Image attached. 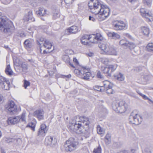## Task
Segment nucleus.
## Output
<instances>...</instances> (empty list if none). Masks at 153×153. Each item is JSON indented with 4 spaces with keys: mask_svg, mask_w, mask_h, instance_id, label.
<instances>
[{
    "mask_svg": "<svg viewBox=\"0 0 153 153\" xmlns=\"http://www.w3.org/2000/svg\"><path fill=\"white\" fill-rule=\"evenodd\" d=\"M88 5L90 9L96 10L95 13L98 15L100 21L105 19L110 14V10L107 5L101 4L97 0H91Z\"/></svg>",
    "mask_w": 153,
    "mask_h": 153,
    "instance_id": "nucleus-1",
    "label": "nucleus"
},
{
    "mask_svg": "<svg viewBox=\"0 0 153 153\" xmlns=\"http://www.w3.org/2000/svg\"><path fill=\"white\" fill-rule=\"evenodd\" d=\"M73 123H69L68 125V127L70 131L72 132H75L76 133H83V126H88L89 125V119L87 117H83L82 120L79 117H74L73 119Z\"/></svg>",
    "mask_w": 153,
    "mask_h": 153,
    "instance_id": "nucleus-2",
    "label": "nucleus"
},
{
    "mask_svg": "<svg viewBox=\"0 0 153 153\" xmlns=\"http://www.w3.org/2000/svg\"><path fill=\"white\" fill-rule=\"evenodd\" d=\"M101 41L99 43V46L102 50L101 53L105 55H117V52L114 47L109 46L107 42Z\"/></svg>",
    "mask_w": 153,
    "mask_h": 153,
    "instance_id": "nucleus-3",
    "label": "nucleus"
},
{
    "mask_svg": "<svg viewBox=\"0 0 153 153\" xmlns=\"http://www.w3.org/2000/svg\"><path fill=\"white\" fill-rule=\"evenodd\" d=\"M14 27L11 23H9L7 21L0 16V30L4 32H11L14 30Z\"/></svg>",
    "mask_w": 153,
    "mask_h": 153,
    "instance_id": "nucleus-4",
    "label": "nucleus"
},
{
    "mask_svg": "<svg viewBox=\"0 0 153 153\" xmlns=\"http://www.w3.org/2000/svg\"><path fill=\"white\" fill-rule=\"evenodd\" d=\"M81 39H88V41H89L91 42L97 43L102 40L104 38L100 34L98 33L96 35H85L83 36Z\"/></svg>",
    "mask_w": 153,
    "mask_h": 153,
    "instance_id": "nucleus-5",
    "label": "nucleus"
},
{
    "mask_svg": "<svg viewBox=\"0 0 153 153\" xmlns=\"http://www.w3.org/2000/svg\"><path fill=\"white\" fill-rule=\"evenodd\" d=\"M113 108L117 112L124 113L128 108V105L125 101L117 102L113 104Z\"/></svg>",
    "mask_w": 153,
    "mask_h": 153,
    "instance_id": "nucleus-6",
    "label": "nucleus"
},
{
    "mask_svg": "<svg viewBox=\"0 0 153 153\" xmlns=\"http://www.w3.org/2000/svg\"><path fill=\"white\" fill-rule=\"evenodd\" d=\"M77 143L74 139L70 138L66 141L64 144L65 150L66 152H71L76 149Z\"/></svg>",
    "mask_w": 153,
    "mask_h": 153,
    "instance_id": "nucleus-7",
    "label": "nucleus"
},
{
    "mask_svg": "<svg viewBox=\"0 0 153 153\" xmlns=\"http://www.w3.org/2000/svg\"><path fill=\"white\" fill-rule=\"evenodd\" d=\"M129 122L131 124L138 125L142 121V118L138 114L132 112L129 116Z\"/></svg>",
    "mask_w": 153,
    "mask_h": 153,
    "instance_id": "nucleus-8",
    "label": "nucleus"
},
{
    "mask_svg": "<svg viewBox=\"0 0 153 153\" xmlns=\"http://www.w3.org/2000/svg\"><path fill=\"white\" fill-rule=\"evenodd\" d=\"M141 14L147 19V21L152 22L153 21V16L151 12L146 10L144 8L141 7L140 10Z\"/></svg>",
    "mask_w": 153,
    "mask_h": 153,
    "instance_id": "nucleus-9",
    "label": "nucleus"
},
{
    "mask_svg": "<svg viewBox=\"0 0 153 153\" xmlns=\"http://www.w3.org/2000/svg\"><path fill=\"white\" fill-rule=\"evenodd\" d=\"M10 84L8 80L4 77L0 76V88L8 90L10 88Z\"/></svg>",
    "mask_w": 153,
    "mask_h": 153,
    "instance_id": "nucleus-10",
    "label": "nucleus"
},
{
    "mask_svg": "<svg viewBox=\"0 0 153 153\" xmlns=\"http://www.w3.org/2000/svg\"><path fill=\"white\" fill-rule=\"evenodd\" d=\"M104 88L106 93L109 94H112L114 92L112 89L113 84L108 80L103 82Z\"/></svg>",
    "mask_w": 153,
    "mask_h": 153,
    "instance_id": "nucleus-11",
    "label": "nucleus"
},
{
    "mask_svg": "<svg viewBox=\"0 0 153 153\" xmlns=\"http://www.w3.org/2000/svg\"><path fill=\"white\" fill-rule=\"evenodd\" d=\"M114 30H124L126 28V25L123 21H116L113 23Z\"/></svg>",
    "mask_w": 153,
    "mask_h": 153,
    "instance_id": "nucleus-12",
    "label": "nucleus"
},
{
    "mask_svg": "<svg viewBox=\"0 0 153 153\" xmlns=\"http://www.w3.org/2000/svg\"><path fill=\"white\" fill-rule=\"evenodd\" d=\"M6 108L9 112L15 114L16 112L17 107L14 102L12 101H9L7 105H6Z\"/></svg>",
    "mask_w": 153,
    "mask_h": 153,
    "instance_id": "nucleus-13",
    "label": "nucleus"
},
{
    "mask_svg": "<svg viewBox=\"0 0 153 153\" xmlns=\"http://www.w3.org/2000/svg\"><path fill=\"white\" fill-rule=\"evenodd\" d=\"M56 143L57 140L54 137L48 136L45 138V144L47 146L53 147L55 145Z\"/></svg>",
    "mask_w": 153,
    "mask_h": 153,
    "instance_id": "nucleus-14",
    "label": "nucleus"
},
{
    "mask_svg": "<svg viewBox=\"0 0 153 153\" xmlns=\"http://www.w3.org/2000/svg\"><path fill=\"white\" fill-rule=\"evenodd\" d=\"M45 112L42 109H39L35 111L33 113L34 116L38 118L39 120L43 119Z\"/></svg>",
    "mask_w": 153,
    "mask_h": 153,
    "instance_id": "nucleus-15",
    "label": "nucleus"
},
{
    "mask_svg": "<svg viewBox=\"0 0 153 153\" xmlns=\"http://www.w3.org/2000/svg\"><path fill=\"white\" fill-rule=\"evenodd\" d=\"M107 34L110 39L115 40L120 39V35L114 32H108Z\"/></svg>",
    "mask_w": 153,
    "mask_h": 153,
    "instance_id": "nucleus-16",
    "label": "nucleus"
},
{
    "mask_svg": "<svg viewBox=\"0 0 153 153\" xmlns=\"http://www.w3.org/2000/svg\"><path fill=\"white\" fill-rule=\"evenodd\" d=\"M33 12L32 10H29L28 12V14L25 15L23 19L24 21L33 22L35 21L34 18L33 16Z\"/></svg>",
    "mask_w": 153,
    "mask_h": 153,
    "instance_id": "nucleus-17",
    "label": "nucleus"
},
{
    "mask_svg": "<svg viewBox=\"0 0 153 153\" xmlns=\"http://www.w3.org/2000/svg\"><path fill=\"white\" fill-rule=\"evenodd\" d=\"M79 30L78 27L76 26H72L66 30L68 34H76L77 33Z\"/></svg>",
    "mask_w": 153,
    "mask_h": 153,
    "instance_id": "nucleus-18",
    "label": "nucleus"
},
{
    "mask_svg": "<svg viewBox=\"0 0 153 153\" xmlns=\"http://www.w3.org/2000/svg\"><path fill=\"white\" fill-rule=\"evenodd\" d=\"M85 68H83V73L82 72V71L81 70L75 69L74 71L75 72H77V71L79 74H85L83 78V79L85 80H88L89 79V78L91 75V74L89 72L86 71L85 72Z\"/></svg>",
    "mask_w": 153,
    "mask_h": 153,
    "instance_id": "nucleus-19",
    "label": "nucleus"
},
{
    "mask_svg": "<svg viewBox=\"0 0 153 153\" xmlns=\"http://www.w3.org/2000/svg\"><path fill=\"white\" fill-rule=\"evenodd\" d=\"M141 32L144 35L148 37L150 33V30L147 26H142L141 27Z\"/></svg>",
    "mask_w": 153,
    "mask_h": 153,
    "instance_id": "nucleus-20",
    "label": "nucleus"
},
{
    "mask_svg": "<svg viewBox=\"0 0 153 153\" xmlns=\"http://www.w3.org/2000/svg\"><path fill=\"white\" fill-rule=\"evenodd\" d=\"M19 117H12L8 118V123L9 124H15L19 121Z\"/></svg>",
    "mask_w": 153,
    "mask_h": 153,
    "instance_id": "nucleus-21",
    "label": "nucleus"
},
{
    "mask_svg": "<svg viewBox=\"0 0 153 153\" xmlns=\"http://www.w3.org/2000/svg\"><path fill=\"white\" fill-rule=\"evenodd\" d=\"M28 68V65L25 62H22L19 69H18L17 72L21 73L22 72H25L27 69Z\"/></svg>",
    "mask_w": 153,
    "mask_h": 153,
    "instance_id": "nucleus-22",
    "label": "nucleus"
},
{
    "mask_svg": "<svg viewBox=\"0 0 153 153\" xmlns=\"http://www.w3.org/2000/svg\"><path fill=\"white\" fill-rule=\"evenodd\" d=\"M13 62L15 67V69L16 71L18 72V69H19V68L21 66L22 62L18 58H14L13 59Z\"/></svg>",
    "mask_w": 153,
    "mask_h": 153,
    "instance_id": "nucleus-23",
    "label": "nucleus"
},
{
    "mask_svg": "<svg viewBox=\"0 0 153 153\" xmlns=\"http://www.w3.org/2000/svg\"><path fill=\"white\" fill-rule=\"evenodd\" d=\"M47 12V11L46 10H44L42 7H40L38 10L36 12V13L39 16H46L48 14L46 13Z\"/></svg>",
    "mask_w": 153,
    "mask_h": 153,
    "instance_id": "nucleus-24",
    "label": "nucleus"
},
{
    "mask_svg": "<svg viewBox=\"0 0 153 153\" xmlns=\"http://www.w3.org/2000/svg\"><path fill=\"white\" fill-rule=\"evenodd\" d=\"M33 42L31 39H27L24 42V44L26 48H30L32 46Z\"/></svg>",
    "mask_w": 153,
    "mask_h": 153,
    "instance_id": "nucleus-25",
    "label": "nucleus"
},
{
    "mask_svg": "<svg viewBox=\"0 0 153 153\" xmlns=\"http://www.w3.org/2000/svg\"><path fill=\"white\" fill-rule=\"evenodd\" d=\"M43 46L45 48L50 50L52 48V44L49 40L48 39H46L44 41V42L43 43Z\"/></svg>",
    "mask_w": 153,
    "mask_h": 153,
    "instance_id": "nucleus-26",
    "label": "nucleus"
},
{
    "mask_svg": "<svg viewBox=\"0 0 153 153\" xmlns=\"http://www.w3.org/2000/svg\"><path fill=\"white\" fill-rule=\"evenodd\" d=\"M114 77L117 80L119 81H123L125 79L124 76L121 73H119L118 74L115 75Z\"/></svg>",
    "mask_w": 153,
    "mask_h": 153,
    "instance_id": "nucleus-27",
    "label": "nucleus"
},
{
    "mask_svg": "<svg viewBox=\"0 0 153 153\" xmlns=\"http://www.w3.org/2000/svg\"><path fill=\"white\" fill-rule=\"evenodd\" d=\"M111 141V135L110 133L106 134L105 137V142L106 144H109Z\"/></svg>",
    "mask_w": 153,
    "mask_h": 153,
    "instance_id": "nucleus-28",
    "label": "nucleus"
},
{
    "mask_svg": "<svg viewBox=\"0 0 153 153\" xmlns=\"http://www.w3.org/2000/svg\"><path fill=\"white\" fill-rule=\"evenodd\" d=\"M5 72L6 74L9 75H13V71L11 69L9 65H8L6 67L5 69Z\"/></svg>",
    "mask_w": 153,
    "mask_h": 153,
    "instance_id": "nucleus-29",
    "label": "nucleus"
},
{
    "mask_svg": "<svg viewBox=\"0 0 153 153\" xmlns=\"http://www.w3.org/2000/svg\"><path fill=\"white\" fill-rule=\"evenodd\" d=\"M60 16L59 12L58 10H54L52 14V17L53 19H56Z\"/></svg>",
    "mask_w": 153,
    "mask_h": 153,
    "instance_id": "nucleus-30",
    "label": "nucleus"
},
{
    "mask_svg": "<svg viewBox=\"0 0 153 153\" xmlns=\"http://www.w3.org/2000/svg\"><path fill=\"white\" fill-rule=\"evenodd\" d=\"M22 141L21 139H14L13 140V144L17 146H20L22 144Z\"/></svg>",
    "mask_w": 153,
    "mask_h": 153,
    "instance_id": "nucleus-31",
    "label": "nucleus"
},
{
    "mask_svg": "<svg viewBox=\"0 0 153 153\" xmlns=\"http://www.w3.org/2000/svg\"><path fill=\"white\" fill-rule=\"evenodd\" d=\"M127 43L128 41L124 39H121L119 42V45L124 48H127Z\"/></svg>",
    "mask_w": 153,
    "mask_h": 153,
    "instance_id": "nucleus-32",
    "label": "nucleus"
},
{
    "mask_svg": "<svg viewBox=\"0 0 153 153\" xmlns=\"http://www.w3.org/2000/svg\"><path fill=\"white\" fill-rule=\"evenodd\" d=\"M109 67L110 72H111V74L112 72H113L116 70L117 67V65L116 64L109 65Z\"/></svg>",
    "mask_w": 153,
    "mask_h": 153,
    "instance_id": "nucleus-33",
    "label": "nucleus"
},
{
    "mask_svg": "<svg viewBox=\"0 0 153 153\" xmlns=\"http://www.w3.org/2000/svg\"><path fill=\"white\" fill-rule=\"evenodd\" d=\"M102 71L104 73L106 74L107 75L109 76H111V72H110L108 66V67H104L103 69H102Z\"/></svg>",
    "mask_w": 153,
    "mask_h": 153,
    "instance_id": "nucleus-34",
    "label": "nucleus"
},
{
    "mask_svg": "<svg viewBox=\"0 0 153 153\" xmlns=\"http://www.w3.org/2000/svg\"><path fill=\"white\" fill-rule=\"evenodd\" d=\"M19 117V121H22L25 123H26V115L25 112H23L22 114L20 117Z\"/></svg>",
    "mask_w": 153,
    "mask_h": 153,
    "instance_id": "nucleus-35",
    "label": "nucleus"
},
{
    "mask_svg": "<svg viewBox=\"0 0 153 153\" xmlns=\"http://www.w3.org/2000/svg\"><path fill=\"white\" fill-rule=\"evenodd\" d=\"M46 133V130H42L40 128L38 131L37 135L39 136H44L45 134Z\"/></svg>",
    "mask_w": 153,
    "mask_h": 153,
    "instance_id": "nucleus-36",
    "label": "nucleus"
},
{
    "mask_svg": "<svg viewBox=\"0 0 153 153\" xmlns=\"http://www.w3.org/2000/svg\"><path fill=\"white\" fill-rule=\"evenodd\" d=\"M152 0H143V3L149 7H150L152 4Z\"/></svg>",
    "mask_w": 153,
    "mask_h": 153,
    "instance_id": "nucleus-37",
    "label": "nucleus"
},
{
    "mask_svg": "<svg viewBox=\"0 0 153 153\" xmlns=\"http://www.w3.org/2000/svg\"><path fill=\"white\" fill-rule=\"evenodd\" d=\"M101 61L104 64L107 65L110 63L111 60L108 58H104L102 59Z\"/></svg>",
    "mask_w": 153,
    "mask_h": 153,
    "instance_id": "nucleus-38",
    "label": "nucleus"
},
{
    "mask_svg": "<svg viewBox=\"0 0 153 153\" xmlns=\"http://www.w3.org/2000/svg\"><path fill=\"white\" fill-rule=\"evenodd\" d=\"M135 47V45L134 43L130 42L128 41L127 48H129L130 50L132 49Z\"/></svg>",
    "mask_w": 153,
    "mask_h": 153,
    "instance_id": "nucleus-39",
    "label": "nucleus"
},
{
    "mask_svg": "<svg viewBox=\"0 0 153 153\" xmlns=\"http://www.w3.org/2000/svg\"><path fill=\"white\" fill-rule=\"evenodd\" d=\"M101 148L100 145L98 147L95 148L93 150V153H101Z\"/></svg>",
    "mask_w": 153,
    "mask_h": 153,
    "instance_id": "nucleus-40",
    "label": "nucleus"
},
{
    "mask_svg": "<svg viewBox=\"0 0 153 153\" xmlns=\"http://www.w3.org/2000/svg\"><path fill=\"white\" fill-rule=\"evenodd\" d=\"M147 48L149 51L153 52V43H149L147 45Z\"/></svg>",
    "mask_w": 153,
    "mask_h": 153,
    "instance_id": "nucleus-41",
    "label": "nucleus"
},
{
    "mask_svg": "<svg viewBox=\"0 0 153 153\" xmlns=\"http://www.w3.org/2000/svg\"><path fill=\"white\" fill-rule=\"evenodd\" d=\"M97 131L98 134H101L103 133L104 130L103 129L100 127V126H97Z\"/></svg>",
    "mask_w": 153,
    "mask_h": 153,
    "instance_id": "nucleus-42",
    "label": "nucleus"
},
{
    "mask_svg": "<svg viewBox=\"0 0 153 153\" xmlns=\"http://www.w3.org/2000/svg\"><path fill=\"white\" fill-rule=\"evenodd\" d=\"M63 60L66 63L70 62V59L69 56L68 55H65L63 56Z\"/></svg>",
    "mask_w": 153,
    "mask_h": 153,
    "instance_id": "nucleus-43",
    "label": "nucleus"
},
{
    "mask_svg": "<svg viewBox=\"0 0 153 153\" xmlns=\"http://www.w3.org/2000/svg\"><path fill=\"white\" fill-rule=\"evenodd\" d=\"M5 141L7 143H13V138H10V137H6L5 138Z\"/></svg>",
    "mask_w": 153,
    "mask_h": 153,
    "instance_id": "nucleus-44",
    "label": "nucleus"
},
{
    "mask_svg": "<svg viewBox=\"0 0 153 153\" xmlns=\"http://www.w3.org/2000/svg\"><path fill=\"white\" fill-rule=\"evenodd\" d=\"M30 85V83L28 81L26 80H24V86L25 89H26L27 87Z\"/></svg>",
    "mask_w": 153,
    "mask_h": 153,
    "instance_id": "nucleus-45",
    "label": "nucleus"
},
{
    "mask_svg": "<svg viewBox=\"0 0 153 153\" xmlns=\"http://www.w3.org/2000/svg\"><path fill=\"white\" fill-rule=\"evenodd\" d=\"M44 41H45V39H44L43 38V37L40 38L39 39V41H38V44L40 46V51H41L42 50L41 48V47L42 46V43H41L40 42H43Z\"/></svg>",
    "mask_w": 153,
    "mask_h": 153,
    "instance_id": "nucleus-46",
    "label": "nucleus"
},
{
    "mask_svg": "<svg viewBox=\"0 0 153 153\" xmlns=\"http://www.w3.org/2000/svg\"><path fill=\"white\" fill-rule=\"evenodd\" d=\"M35 125L34 123H31V124H30L27 125V127H30L32 129L33 131H34L35 130Z\"/></svg>",
    "mask_w": 153,
    "mask_h": 153,
    "instance_id": "nucleus-47",
    "label": "nucleus"
},
{
    "mask_svg": "<svg viewBox=\"0 0 153 153\" xmlns=\"http://www.w3.org/2000/svg\"><path fill=\"white\" fill-rule=\"evenodd\" d=\"M81 134H83V136H84V137L85 138H87L88 137H89L90 135L89 132L88 131H87L86 132H84L83 131V133Z\"/></svg>",
    "mask_w": 153,
    "mask_h": 153,
    "instance_id": "nucleus-48",
    "label": "nucleus"
},
{
    "mask_svg": "<svg viewBox=\"0 0 153 153\" xmlns=\"http://www.w3.org/2000/svg\"><path fill=\"white\" fill-rule=\"evenodd\" d=\"M81 43L84 45H88V39H81Z\"/></svg>",
    "mask_w": 153,
    "mask_h": 153,
    "instance_id": "nucleus-49",
    "label": "nucleus"
},
{
    "mask_svg": "<svg viewBox=\"0 0 153 153\" xmlns=\"http://www.w3.org/2000/svg\"><path fill=\"white\" fill-rule=\"evenodd\" d=\"M40 128L42 130H45V129L46 130V132H47L48 129L45 124H41L40 126Z\"/></svg>",
    "mask_w": 153,
    "mask_h": 153,
    "instance_id": "nucleus-50",
    "label": "nucleus"
},
{
    "mask_svg": "<svg viewBox=\"0 0 153 153\" xmlns=\"http://www.w3.org/2000/svg\"><path fill=\"white\" fill-rule=\"evenodd\" d=\"M143 153H151V152L148 148H145L143 150Z\"/></svg>",
    "mask_w": 153,
    "mask_h": 153,
    "instance_id": "nucleus-51",
    "label": "nucleus"
},
{
    "mask_svg": "<svg viewBox=\"0 0 153 153\" xmlns=\"http://www.w3.org/2000/svg\"><path fill=\"white\" fill-rule=\"evenodd\" d=\"M97 76L98 78H102L103 77V76L101 74V73L100 71H98V73L97 74Z\"/></svg>",
    "mask_w": 153,
    "mask_h": 153,
    "instance_id": "nucleus-52",
    "label": "nucleus"
},
{
    "mask_svg": "<svg viewBox=\"0 0 153 153\" xmlns=\"http://www.w3.org/2000/svg\"><path fill=\"white\" fill-rule=\"evenodd\" d=\"M124 35L126 36V37L128 38L129 39H133L132 36H131L128 33H125Z\"/></svg>",
    "mask_w": 153,
    "mask_h": 153,
    "instance_id": "nucleus-53",
    "label": "nucleus"
},
{
    "mask_svg": "<svg viewBox=\"0 0 153 153\" xmlns=\"http://www.w3.org/2000/svg\"><path fill=\"white\" fill-rule=\"evenodd\" d=\"M89 19L90 21H92L93 22L95 21L96 20L95 18L91 16H89Z\"/></svg>",
    "mask_w": 153,
    "mask_h": 153,
    "instance_id": "nucleus-54",
    "label": "nucleus"
},
{
    "mask_svg": "<svg viewBox=\"0 0 153 153\" xmlns=\"http://www.w3.org/2000/svg\"><path fill=\"white\" fill-rule=\"evenodd\" d=\"M73 61L76 64L78 65L79 64V62L76 58H74L73 59Z\"/></svg>",
    "mask_w": 153,
    "mask_h": 153,
    "instance_id": "nucleus-55",
    "label": "nucleus"
},
{
    "mask_svg": "<svg viewBox=\"0 0 153 153\" xmlns=\"http://www.w3.org/2000/svg\"><path fill=\"white\" fill-rule=\"evenodd\" d=\"M117 153H129L128 152L126 151V150H123V151H121Z\"/></svg>",
    "mask_w": 153,
    "mask_h": 153,
    "instance_id": "nucleus-56",
    "label": "nucleus"
},
{
    "mask_svg": "<svg viewBox=\"0 0 153 153\" xmlns=\"http://www.w3.org/2000/svg\"><path fill=\"white\" fill-rule=\"evenodd\" d=\"M19 35L21 37H23L25 36L23 32H21V33L19 34Z\"/></svg>",
    "mask_w": 153,
    "mask_h": 153,
    "instance_id": "nucleus-57",
    "label": "nucleus"
},
{
    "mask_svg": "<svg viewBox=\"0 0 153 153\" xmlns=\"http://www.w3.org/2000/svg\"><path fill=\"white\" fill-rule=\"evenodd\" d=\"M104 88V87H103ZM103 88V87H100V88L99 89V91H101V92H102V91H105L104 90V88L103 89L102 88Z\"/></svg>",
    "mask_w": 153,
    "mask_h": 153,
    "instance_id": "nucleus-58",
    "label": "nucleus"
},
{
    "mask_svg": "<svg viewBox=\"0 0 153 153\" xmlns=\"http://www.w3.org/2000/svg\"><path fill=\"white\" fill-rule=\"evenodd\" d=\"M100 88V87L99 86H95V89L96 90L99 91V89Z\"/></svg>",
    "mask_w": 153,
    "mask_h": 153,
    "instance_id": "nucleus-59",
    "label": "nucleus"
},
{
    "mask_svg": "<svg viewBox=\"0 0 153 153\" xmlns=\"http://www.w3.org/2000/svg\"><path fill=\"white\" fill-rule=\"evenodd\" d=\"M53 48L52 49V50H51L50 51H46V50H44V51H43V53H47L48 52H51V51H52L53 50Z\"/></svg>",
    "mask_w": 153,
    "mask_h": 153,
    "instance_id": "nucleus-60",
    "label": "nucleus"
},
{
    "mask_svg": "<svg viewBox=\"0 0 153 153\" xmlns=\"http://www.w3.org/2000/svg\"><path fill=\"white\" fill-rule=\"evenodd\" d=\"M87 55L89 56H91L94 55V53H90L87 54Z\"/></svg>",
    "mask_w": 153,
    "mask_h": 153,
    "instance_id": "nucleus-61",
    "label": "nucleus"
},
{
    "mask_svg": "<svg viewBox=\"0 0 153 153\" xmlns=\"http://www.w3.org/2000/svg\"><path fill=\"white\" fill-rule=\"evenodd\" d=\"M144 99H147V97L145 95L143 94H142V96H141Z\"/></svg>",
    "mask_w": 153,
    "mask_h": 153,
    "instance_id": "nucleus-62",
    "label": "nucleus"
},
{
    "mask_svg": "<svg viewBox=\"0 0 153 153\" xmlns=\"http://www.w3.org/2000/svg\"><path fill=\"white\" fill-rule=\"evenodd\" d=\"M137 93H138V94H139L141 96H142V95L143 94H141V93H140V92L139 91H137Z\"/></svg>",
    "mask_w": 153,
    "mask_h": 153,
    "instance_id": "nucleus-63",
    "label": "nucleus"
},
{
    "mask_svg": "<svg viewBox=\"0 0 153 153\" xmlns=\"http://www.w3.org/2000/svg\"><path fill=\"white\" fill-rule=\"evenodd\" d=\"M106 111H107V110L105 108H103V112H104V113H105V112H106Z\"/></svg>",
    "mask_w": 153,
    "mask_h": 153,
    "instance_id": "nucleus-64",
    "label": "nucleus"
}]
</instances>
